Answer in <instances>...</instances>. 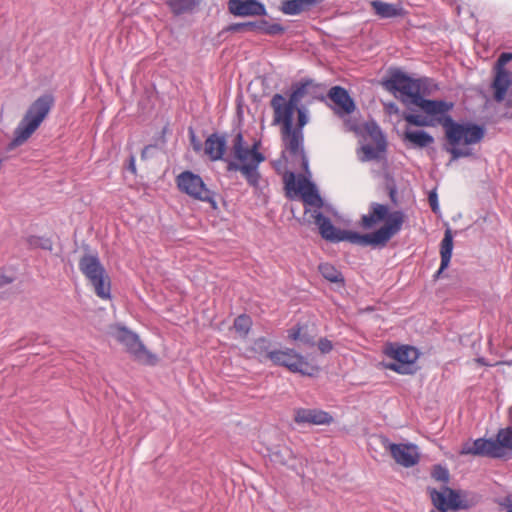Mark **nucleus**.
Instances as JSON below:
<instances>
[{
  "label": "nucleus",
  "mask_w": 512,
  "mask_h": 512,
  "mask_svg": "<svg viewBox=\"0 0 512 512\" xmlns=\"http://www.w3.org/2000/svg\"><path fill=\"white\" fill-rule=\"evenodd\" d=\"M415 106L419 107L427 115L435 117L437 123L441 124L445 131L447 146L445 151L451 155L449 164L460 158L474 157L473 150L469 147L459 148L461 144L471 146L480 143L486 133L483 125L473 122H456L448 112L454 104L445 100L426 99L422 95L416 98Z\"/></svg>",
  "instance_id": "nucleus-1"
},
{
  "label": "nucleus",
  "mask_w": 512,
  "mask_h": 512,
  "mask_svg": "<svg viewBox=\"0 0 512 512\" xmlns=\"http://www.w3.org/2000/svg\"><path fill=\"white\" fill-rule=\"evenodd\" d=\"M405 214L401 210L390 212L389 207L378 202H371L368 207V213L363 214L358 222V226L363 230H370L377 224H384L377 230L366 235H380L376 240L370 243H358L360 246L385 247L387 243L398 234L403 226Z\"/></svg>",
  "instance_id": "nucleus-2"
},
{
  "label": "nucleus",
  "mask_w": 512,
  "mask_h": 512,
  "mask_svg": "<svg viewBox=\"0 0 512 512\" xmlns=\"http://www.w3.org/2000/svg\"><path fill=\"white\" fill-rule=\"evenodd\" d=\"M54 102L53 95L46 93L30 104L23 118L16 126L12 140L5 147L6 152H11L28 141L48 116L54 106Z\"/></svg>",
  "instance_id": "nucleus-3"
},
{
  "label": "nucleus",
  "mask_w": 512,
  "mask_h": 512,
  "mask_svg": "<svg viewBox=\"0 0 512 512\" xmlns=\"http://www.w3.org/2000/svg\"><path fill=\"white\" fill-rule=\"evenodd\" d=\"M282 124L281 140L283 151L281 157L286 159L288 152L292 159H300L302 168L308 171L309 161L304 149V133L295 131L293 128V115L281 113L279 106L275 107L274 124Z\"/></svg>",
  "instance_id": "nucleus-4"
},
{
  "label": "nucleus",
  "mask_w": 512,
  "mask_h": 512,
  "mask_svg": "<svg viewBox=\"0 0 512 512\" xmlns=\"http://www.w3.org/2000/svg\"><path fill=\"white\" fill-rule=\"evenodd\" d=\"M508 450L512 451V426L500 428L495 439L478 438L471 446L464 445L461 454L506 459Z\"/></svg>",
  "instance_id": "nucleus-5"
},
{
  "label": "nucleus",
  "mask_w": 512,
  "mask_h": 512,
  "mask_svg": "<svg viewBox=\"0 0 512 512\" xmlns=\"http://www.w3.org/2000/svg\"><path fill=\"white\" fill-rule=\"evenodd\" d=\"M291 89L292 92L287 102H285L282 94L277 93L273 95L270 105L274 111L278 105L281 113L293 115L295 108H297V105L300 104L304 97L310 96L313 99H323L322 86L310 78L293 83Z\"/></svg>",
  "instance_id": "nucleus-6"
},
{
  "label": "nucleus",
  "mask_w": 512,
  "mask_h": 512,
  "mask_svg": "<svg viewBox=\"0 0 512 512\" xmlns=\"http://www.w3.org/2000/svg\"><path fill=\"white\" fill-rule=\"evenodd\" d=\"M79 270L94 287L96 295L101 299L110 298V278L101 264L97 254H85L79 260Z\"/></svg>",
  "instance_id": "nucleus-7"
},
{
  "label": "nucleus",
  "mask_w": 512,
  "mask_h": 512,
  "mask_svg": "<svg viewBox=\"0 0 512 512\" xmlns=\"http://www.w3.org/2000/svg\"><path fill=\"white\" fill-rule=\"evenodd\" d=\"M315 224L318 226L319 233L323 239L332 243L348 241L352 244L370 243L380 235H361L359 232L351 230H341L335 227L331 219L322 212L316 211L314 214Z\"/></svg>",
  "instance_id": "nucleus-8"
},
{
  "label": "nucleus",
  "mask_w": 512,
  "mask_h": 512,
  "mask_svg": "<svg viewBox=\"0 0 512 512\" xmlns=\"http://www.w3.org/2000/svg\"><path fill=\"white\" fill-rule=\"evenodd\" d=\"M382 84L387 91L393 93L406 106L414 105L417 101L416 98L421 95L419 80L413 79L400 70L392 72Z\"/></svg>",
  "instance_id": "nucleus-9"
},
{
  "label": "nucleus",
  "mask_w": 512,
  "mask_h": 512,
  "mask_svg": "<svg viewBox=\"0 0 512 512\" xmlns=\"http://www.w3.org/2000/svg\"><path fill=\"white\" fill-rule=\"evenodd\" d=\"M178 189L195 200L209 203L211 208L216 210L217 194L210 190L204 183L202 177L192 171H183L176 178Z\"/></svg>",
  "instance_id": "nucleus-10"
},
{
  "label": "nucleus",
  "mask_w": 512,
  "mask_h": 512,
  "mask_svg": "<svg viewBox=\"0 0 512 512\" xmlns=\"http://www.w3.org/2000/svg\"><path fill=\"white\" fill-rule=\"evenodd\" d=\"M110 333L136 361L148 365H154L157 362L156 355L145 348L136 333L123 326L113 327Z\"/></svg>",
  "instance_id": "nucleus-11"
},
{
  "label": "nucleus",
  "mask_w": 512,
  "mask_h": 512,
  "mask_svg": "<svg viewBox=\"0 0 512 512\" xmlns=\"http://www.w3.org/2000/svg\"><path fill=\"white\" fill-rule=\"evenodd\" d=\"M387 356L391 358V362L386 364V367L399 374H414L419 366L417 359L419 351L417 348L409 345H402L397 347H390L386 350Z\"/></svg>",
  "instance_id": "nucleus-12"
},
{
  "label": "nucleus",
  "mask_w": 512,
  "mask_h": 512,
  "mask_svg": "<svg viewBox=\"0 0 512 512\" xmlns=\"http://www.w3.org/2000/svg\"><path fill=\"white\" fill-rule=\"evenodd\" d=\"M267 358L274 364L284 366L291 372L304 376H314L319 371L318 367L310 364L293 349L273 350L267 354Z\"/></svg>",
  "instance_id": "nucleus-13"
},
{
  "label": "nucleus",
  "mask_w": 512,
  "mask_h": 512,
  "mask_svg": "<svg viewBox=\"0 0 512 512\" xmlns=\"http://www.w3.org/2000/svg\"><path fill=\"white\" fill-rule=\"evenodd\" d=\"M284 183L287 197L292 198L291 191H294L295 194L301 193L302 199L307 205L316 208L323 206V200L313 182L302 178L298 181V187H296L294 172H287L284 176Z\"/></svg>",
  "instance_id": "nucleus-14"
},
{
  "label": "nucleus",
  "mask_w": 512,
  "mask_h": 512,
  "mask_svg": "<svg viewBox=\"0 0 512 512\" xmlns=\"http://www.w3.org/2000/svg\"><path fill=\"white\" fill-rule=\"evenodd\" d=\"M259 142H255L252 147H249L251 152V159L248 163L239 164L235 161H227V171H239L245 177L247 183L253 187L258 188L261 174L258 170L259 165L265 161V156L258 151Z\"/></svg>",
  "instance_id": "nucleus-15"
},
{
  "label": "nucleus",
  "mask_w": 512,
  "mask_h": 512,
  "mask_svg": "<svg viewBox=\"0 0 512 512\" xmlns=\"http://www.w3.org/2000/svg\"><path fill=\"white\" fill-rule=\"evenodd\" d=\"M432 504L439 512H448V510L468 509L470 504L461 499V491L452 489L446 485L442 487V491L435 488L428 489Z\"/></svg>",
  "instance_id": "nucleus-16"
},
{
  "label": "nucleus",
  "mask_w": 512,
  "mask_h": 512,
  "mask_svg": "<svg viewBox=\"0 0 512 512\" xmlns=\"http://www.w3.org/2000/svg\"><path fill=\"white\" fill-rule=\"evenodd\" d=\"M383 447L388 450L396 463L409 468L419 462V453L415 444L391 443L386 436H380Z\"/></svg>",
  "instance_id": "nucleus-17"
},
{
  "label": "nucleus",
  "mask_w": 512,
  "mask_h": 512,
  "mask_svg": "<svg viewBox=\"0 0 512 512\" xmlns=\"http://www.w3.org/2000/svg\"><path fill=\"white\" fill-rule=\"evenodd\" d=\"M228 11L236 17L267 15L266 7L258 0H228Z\"/></svg>",
  "instance_id": "nucleus-18"
},
{
  "label": "nucleus",
  "mask_w": 512,
  "mask_h": 512,
  "mask_svg": "<svg viewBox=\"0 0 512 512\" xmlns=\"http://www.w3.org/2000/svg\"><path fill=\"white\" fill-rule=\"evenodd\" d=\"M333 421V416L321 409L298 408L294 411V422L297 424L330 425Z\"/></svg>",
  "instance_id": "nucleus-19"
},
{
  "label": "nucleus",
  "mask_w": 512,
  "mask_h": 512,
  "mask_svg": "<svg viewBox=\"0 0 512 512\" xmlns=\"http://www.w3.org/2000/svg\"><path fill=\"white\" fill-rule=\"evenodd\" d=\"M329 99L335 104V113L349 115L355 110V102L348 91L341 86H334L328 92Z\"/></svg>",
  "instance_id": "nucleus-20"
},
{
  "label": "nucleus",
  "mask_w": 512,
  "mask_h": 512,
  "mask_svg": "<svg viewBox=\"0 0 512 512\" xmlns=\"http://www.w3.org/2000/svg\"><path fill=\"white\" fill-rule=\"evenodd\" d=\"M287 332L288 338L299 342V346L313 348L316 345V333L308 323L298 322Z\"/></svg>",
  "instance_id": "nucleus-21"
},
{
  "label": "nucleus",
  "mask_w": 512,
  "mask_h": 512,
  "mask_svg": "<svg viewBox=\"0 0 512 512\" xmlns=\"http://www.w3.org/2000/svg\"><path fill=\"white\" fill-rule=\"evenodd\" d=\"M226 136L224 134L212 133L204 143V152L211 161L222 160L226 150Z\"/></svg>",
  "instance_id": "nucleus-22"
},
{
  "label": "nucleus",
  "mask_w": 512,
  "mask_h": 512,
  "mask_svg": "<svg viewBox=\"0 0 512 512\" xmlns=\"http://www.w3.org/2000/svg\"><path fill=\"white\" fill-rule=\"evenodd\" d=\"M512 83V73L507 69L495 70V76L491 87L494 89V100L502 102L505 98L508 88Z\"/></svg>",
  "instance_id": "nucleus-23"
},
{
  "label": "nucleus",
  "mask_w": 512,
  "mask_h": 512,
  "mask_svg": "<svg viewBox=\"0 0 512 512\" xmlns=\"http://www.w3.org/2000/svg\"><path fill=\"white\" fill-rule=\"evenodd\" d=\"M371 6L377 16L382 19L397 18L405 14L401 3H387L381 0H374Z\"/></svg>",
  "instance_id": "nucleus-24"
},
{
  "label": "nucleus",
  "mask_w": 512,
  "mask_h": 512,
  "mask_svg": "<svg viewBox=\"0 0 512 512\" xmlns=\"http://www.w3.org/2000/svg\"><path fill=\"white\" fill-rule=\"evenodd\" d=\"M453 251V234L450 228H447L444 232V237L440 245L441 263L438 271L435 274V278H439L442 272L449 266Z\"/></svg>",
  "instance_id": "nucleus-25"
},
{
  "label": "nucleus",
  "mask_w": 512,
  "mask_h": 512,
  "mask_svg": "<svg viewBox=\"0 0 512 512\" xmlns=\"http://www.w3.org/2000/svg\"><path fill=\"white\" fill-rule=\"evenodd\" d=\"M171 14L179 17L185 14H193L200 6L201 0H165Z\"/></svg>",
  "instance_id": "nucleus-26"
},
{
  "label": "nucleus",
  "mask_w": 512,
  "mask_h": 512,
  "mask_svg": "<svg viewBox=\"0 0 512 512\" xmlns=\"http://www.w3.org/2000/svg\"><path fill=\"white\" fill-rule=\"evenodd\" d=\"M323 0H284L281 3V11L286 15H298L308 11Z\"/></svg>",
  "instance_id": "nucleus-27"
},
{
  "label": "nucleus",
  "mask_w": 512,
  "mask_h": 512,
  "mask_svg": "<svg viewBox=\"0 0 512 512\" xmlns=\"http://www.w3.org/2000/svg\"><path fill=\"white\" fill-rule=\"evenodd\" d=\"M270 457L272 461H274L275 463L287 466L292 469L295 468L294 461L296 459V456L292 449L289 448L288 446L283 445L275 447L271 451Z\"/></svg>",
  "instance_id": "nucleus-28"
},
{
  "label": "nucleus",
  "mask_w": 512,
  "mask_h": 512,
  "mask_svg": "<svg viewBox=\"0 0 512 512\" xmlns=\"http://www.w3.org/2000/svg\"><path fill=\"white\" fill-rule=\"evenodd\" d=\"M404 139L415 147L424 148L434 143V137L425 130H407Z\"/></svg>",
  "instance_id": "nucleus-29"
},
{
  "label": "nucleus",
  "mask_w": 512,
  "mask_h": 512,
  "mask_svg": "<svg viewBox=\"0 0 512 512\" xmlns=\"http://www.w3.org/2000/svg\"><path fill=\"white\" fill-rule=\"evenodd\" d=\"M318 270L322 277L327 281L340 286H345V279L341 271H339L333 264L325 262L318 266Z\"/></svg>",
  "instance_id": "nucleus-30"
},
{
  "label": "nucleus",
  "mask_w": 512,
  "mask_h": 512,
  "mask_svg": "<svg viewBox=\"0 0 512 512\" xmlns=\"http://www.w3.org/2000/svg\"><path fill=\"white\" fill-rule=\"evenodd\" d=\"M233 151L235 158L241 162L240 164L248 163L250 161L251 152L249 147L245 146L243 134L241 131H238L234 137Z\"/></svg>",
  "instance_id": "nucleus-31"
},
{
  "label": "nucleus",
  "mask_w": 512,
  "mask_h": 512,
  "mask_svg": "<svg viewBox=\"0 0 512 512\" xmlns=\"http://www.w3.org/2000/svg\"><path fill=\"white\" fill-rule=\"evenodd\" d=\"M387 145L386 144H376V146H372L369 144L363 145L361 147V151L363 152L362 156H359V160L361 162H369L373 160H379L381 158V154L386 152Z\"/></svg>",
  "instance_id": "nucleus-32"
},
{
  "label": "nucleus",
  "mask_w": 512,
  "mask_h": 512,
  "mask_svg": "<svg viewBox=\"0 0 512 512\" xmlns=\"http://www.w3.org/2000/svg\"><path fill=\"white\" fill-rule=\"evenodd\" d=\"M364 130L369 135V137L375 142V144H386L387 141L385 135L383 134L380 126L374 120H370L365 122Z\"/></svg>",
  "instance_id": "nucleus-33"
},
{
  "label": "nucleus",
  "mask_w": 512,
  "mask_h": 512,
  "mask_svg": "<svg viewBox=\"0 0 512 512\" xmlns=\"http://www.w3.org/2000/svg\"><path fill=\"white\" fill-rule=\"evenodd\" d=\"M233 327L237 333L245 337L252 327V319L247 314H241L235 318Z\"/></svg>",
  "instance_id": "nucleus-34"
},
{
  "label": "nucleus",
  "mask_w": 512,
  "mask_h": 512,
  "mask_svg": "<svg viewBox=\"0 0 512 512\" xmlns=\"http://www.w3.org/2000/svg\"><path fill=\"white\" fill-rule=\"evenodd\" d=\"M402 118L410 125L417 126V127H431L435 126L434 120L429 119L426 116L411 114V113H404L402 115Z\"/></svg>",
  "instance_id": "nucleus-35"
},
{
  "label": "nucleus",
  "mask_w": 512,
  "mask_h": 512,
  "mask_svg": "<svg viewBox=\"0 0 512 512\" xmlns=\"http://www.w3.org/2000/svg\"><path fill=\"white\" fill-rule=\"evenodd\" d=\"M27 244L31 249L40 248L47 251H52L53 243L50 238L31 235L26 239Z\"/></svg>",
  "instance_id": "nucleus-36"
},
{
  "label": "nucleus",
  "mask_w": 512,
  "mask_h": 512,
  "mask_svg": "<svg viewBox=\"0 0 512 512\" xmlns=\"http://www.w3.org/2000/svg\"><path fill=\"white\" fill-rule=\"evenodd\" d=\"M256 27H258L255 23V21H248V22H241V23H232L226 26L222 31L221 34L225 32H243V31H256Z\"/></svg>",
  "instance_id": "nucleus-37"
},
{
  "label": "nucleus",
  "mask_w": 512,
  "mask_h": 512,
  "mask_svg": "<svg viewBox=\"0 0 512 512\" xmlns=\"http://www.w3.org/2000/svg\"><path fill=\"white\" fill-rule=\"evenodd\" d=\"M430 474L436 481L443 483H448L450 481V472L448 468L442 464L433 465Z\"/></svg>",
  "instance_id": "nucleus-38"
},
{
  "label": "nucleus",
  "mask_w": 512,
  "mask_h": 512,
  "mask_svg": "<svg viewBox=\"0 0 512 512\" xmlns=\"http://www.w3.org/2000/svg\"><path fill=\"white\" fill-rule=\"evenodd\" d=\"M295 111L297 112V123L293 128L295 131L303 132L304 126L308 123V115L307 111L303 106L297 105V108H295Z\"/></svg>",
  "instance_id": "nucleus-39"
},
{
  "label": "nucleus",
  "mask_w": 512,
  "mask_h": 512,
  "mask_svg": "<svg viewBox=\"0 0 512 512\" xmlns=\"http://www.w3.org/2000/svg\"><path fill=\"white\" fill-rule=\"evenodd\" d=\"M386 190L388 191V195L390 201L393 205H398V191L395 180L393 178H387L386 181Z\"/></svg>",
  "instance_id": "nucleus-40"
},
{
  "label": "nucleus",
  "mask_w": 512,
  "mask_h": 512,
  "mask_svg": "<svg viewBox=\"0 0 512 512\" xmlns=\"http://www.w3.org/2000/svg\"><path fill=\"white\" fill-rule=\"evenodd\" d=\"M269 345H270L269 341L266 338L261 337V338H258L257 340H255L253 349L256 352H258L260 355L264 354L265 357L267 358V354L270 352Z\"/></svg>",
  "instance_id": "nucleus-41"
},
{
  "label": "nucleus",
  "mask_w": 512,
  "mask_h": 512,
  "mask_svg": "<svg viewBox=\"0 0 512 512\" xmlns=\"http://www.w3.org/2000/svg\"><path fill=\"white\" fill-rule=\"evenodd\" d=\"M316 345L322 354L330 353L334 347L332 341L326 337H321L318 341H316Z\"/></svg>",
  "instance_id": "nucleus-42"
},
{
  "label": "nucleus",
  "mask_w": 512,
  "mask_h": 512,
  "mask_svg": "<svg viewBox=\"0 0 512 512\" xmlns=\"http://www.w3.org/2000/svg\"><path fill=\"white\" fill-rule=\"evenodd\" d=\"M512 60V53L510 52H503L498 57L496 64H495V70L505 69V65Z\"/></svg>",
  "instance_id": "nucleus-43"
},
{
  "label": "nucleus",
  "mask_w": 512,
  "mask_h": 512,
  "mask_svg": "<svg viewBox=\"0 0 512 512\" xmlns=\"http://www.w3.org/2000/svg\"><path fill=\"white\" fill-rule=\"evenodd\" d=\"M285 32V27L279 23H269L267 27L266 35L276 36L281 35Z\"/></svg>",
  "instance_id": "nucleus-44"
},
{
  "label": "nucleus",
  "mask_w": 512,
  "mask_h": 512,
  "mask_svg": "<svg viewBox=\"0 0 512 512\" xmlns=\"http://www.w3.org/2000/svg\"><path fill=\"white\" fill-rule=\"evenodd\" d=\"M429 205L434 213L439 212L438 195L435 190L431 191L428 196Z\"/></svg>",
  "instance_id": "nucleus-45"
},
{
  "label": "nucleus",
  "mask_w": 512,
  "mask_h": 512,
  "mask_svg": "<svg viewBox=\"0 0 512 512\" xmlns=\"http://www.w3.org/2000/svg\"><path fill=\"white\" fill-rule=\"evenodd\" d=\"M190 142L195 152H200L202 149L201 142L197 139L194 130L192 128L189 129Z\"/></svg>",
  "instance_id": "nucleus-46"
},
{
  "label": "nucleus",
  "mask_w": 512,
  "mask_h": 512,
  "mask_svg": "<svg viewBox=\"0 0 512 512\" xmlns=\"http://www.w3.org/2000/svg\"><path fill=\"white\" fill-rule=\"evenodd\" d=\"M494 502L499 506L507 508L509 510L512 507V494H508L503 498L495 499Z\"/></svg>",
  "instance_id": "nucleus-47"
},
{
  "label": "nucleus",
  "mask_w": 512,
  "mask_h": 512,
  "mask_svg": "<svg viewBox=\"0 0 512 512\" xmlns=\"http://www.w3.org/2000/svg\"><path fill=\"white\" fill-rule=\"evenodd\" d=\"M255 23L258 26V27H256L255 32H261L263 34H266L267 27L269 26V22L262 19V20L255 21Z\"/></svg>",
  "instance_id": "nucleus-48"
},
{
  "label": "nucleus",
  "mask_w": 512,
  "mask_h": 512,
  "mask_svg": "<svg viewBox=\"0 0 512 512\" xmlns=\"http://www.w3.org/2000/svg\"><path fill=\"white\" fill-rule=\"evenodd\" d=\"M13 282V278L7 276V275H1L0 276V287H3L5 285H8Z\"/></svg>",
  "instance_id": "nucleus-49"
},
{
  "label": "nucleus",
  "mask_w": 512,
  "mask_h": 512,
  "mask_svg": "<svg viewBox=\"0 0 512 512\" xmlns=\"http://www.w3.org/2000/svg\"><path fill=\"white\" fill-rule=\"evenodd\" d=\"M153 148H155V146H154V145H147V146H145V147H144V149H143V150H142V152H141V158H142V159H146V158L148 157V152H149L151 149H153Z\"/></svg>",
  "instance_id": "nucleus-50"
},
{
  "label": "nucleus",
  "mask_w": 512,
  "mask_h": 512,
  "mask_svg": "<svg viewBox=\"0 0 512 512\" xmlns=\"http://www.w3.org/2000/svg\"><path fill=\"white\" fill-rule=\"evenodd\" d=\"M128 169L132 172V173H135L136 172V167H135V159L133 156L130 157V160H129V165H128Z\"/></svg>",
  "instance_id": "nucleus-51"
},
{
  "label": "nucleus",
  "mask_w": 512,
  "mask_h": 512,
  "mask_svg": "<svg viewBox=\"0 0 512 512\" xmlns=\"http://www.w3.org/2000/svg\"><path fill=\"white\" fill-rule=\"evenodd\" d=\"M390 107H391V109H394L395 111H397V107H396V105H395V104H393V103H392V104H390Z\"/></svg>",
  "instance_id": "nucleus-52"
},
{
  "label": "nucleus",
  "mask_w": 512,
  "mask_h": 512,
  "mask_svg": "<svg viewBox=\"0 0 512 512\" xmlns=\"http://www.w3.org/2000/svg\"><path fill=\"white\" fill-rule=\"evenodd\" d=\"M507 512H512V507L509 510H507Z\"/></svg>",
  "instance_id": "nucleus-53"
}]
</instances>
